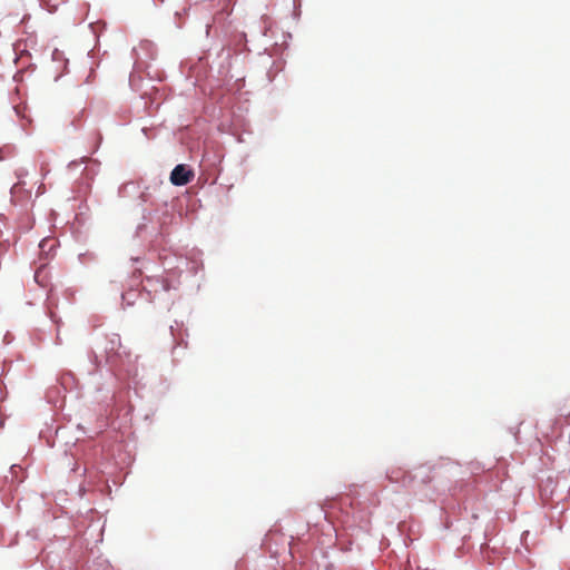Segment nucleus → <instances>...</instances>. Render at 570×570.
<instances>
[{"label":"nucleus","mask_w":570,"mask_h":570,"mask_svg":"<svg viewBox=\"0 0 570 570\" xmlns=\"http://www.w3.org/2000/svg\"><path fill=\"white\" fill-rule=\"evenodd\" d=\"M194 178V171L186 165H177L170 173V183L175 186L187 185Z\"/></svg>","instance_id":"nucleus-1"},{"label":"nucleus","mask_w":570,"mask_h":570,"mask_svg":"<svg viewBox=\"0 0 570 570\" xmlns=\"http://www.w3.org/2000/svg\"><path fill=\"white\" fill-rule=\"evenodd\" d=\"M160 287L161 291L167 292L169 289V283L164 278H157V277H146L145 279V289L155 293L158 292L157 287Z\"/></svg>","instance_id":"nucleus-2"},{"label":"nucleus","mask_w":570,"mask_h":570,"mask_svg":"<svg viewBox=\"0 0 570 570\" xmlns=\"http://www.w3.org/2000/svg\"><path fill=\"white\" fill-rule=\"evenodd\" d=\"M41 275H42V269H38L35 274V279L37 283H39L41 286H43V283L40 281Z\"/></svg>","instance_id":"nucleus-3"},{"label":"nucleus","mask_w":570,"mask_h":570,"mask_svg":"<svg viewBox=\"0 0 570 570\" xmlns=\"http://www.w3.org/2000/svg\"><path fill=\"white\" fill-rule=\"evenodd\" d=\"M110 343L112 345H115L116 343L118 344V346L120 347L121 344H120V337L118 335H115V340H111Z\"/></svg>","instance_id":"nucleus-4"},{"label":"nucleus","mask_w":570,"mask_h":570,"mask_svg":"<svg viewBox=\"0 0 570 570\" xmlns=\"http://www.w3.org/2000/svg\"><path fill=\"white\" fill-rule=\"evenodd\" d=\"M49 242H50L49 239H42V242L40 243V247H41V248H45V246H46Z\"/></svg>","instance_id":"nucleus-5"}]
</instances>
